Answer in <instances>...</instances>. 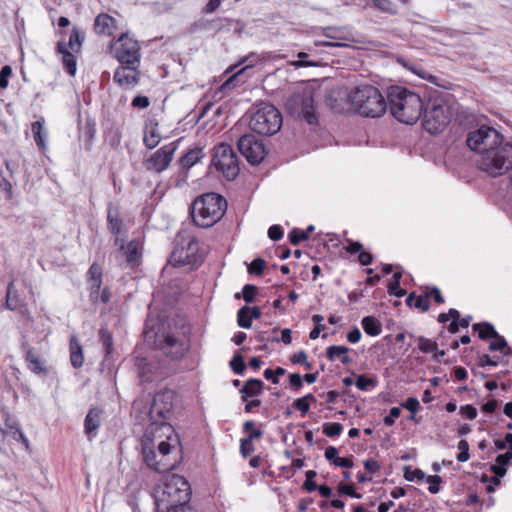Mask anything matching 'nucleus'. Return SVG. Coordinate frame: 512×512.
I'll list each match as a JSON object with an SVG mask.
<instances>
[{
	"label": "nucleus",
	"mask_w": 512,
	"mask_h": 512,
	"mask_svg": "<svg viewBox=\"0 0 512 512\" xmlns=\"http://www.w3.org/2000/svg\"><path fill=\"white\" fill-rule=\"evenodd\" d=\"M493 341L489 344V351H500L502 352L505 348H507V341L506 339L501 336L498 332L497 335L492 336Z\"/></svg>",
	"instance_id": "obj_50"
},
{
	"label": "nucleus",
	"mask_w": 512,
	"mask_h": 512,
	"mask_svg": "<svg viewBox=\"0 0 512 512\" xmlns=\"http://www.w3.org/2000/svg\"><path fill=\"white\" fill-rule=\"evenodd\" d=\"M243 433L247 436L245 438L250 440H259L263 437V430L256 427V424L253 420H247L243 423L242 426Z\"/></svg>",
	"instance_id": "obj_36"
},
{
	"label": "nucleus",
	"mask_w": 512,
	"mask_h": 512,
	"mask_svg": "<svg viewBox=\"0 0 512 512\" xmlns=\"http://www.w3.org/2000/svg\"><path fill=\"white\" fill-rule=\"evenodd\" d=\"M459 453L457 454V460L459 462H466L470 458L469 444L466 440H460L458 442Z\"/></svg>",
	"instance_id": "obj_57"
},
{
	"label": "nucleus",
	"mask_w": 512,
	"mask_h": 512,
	"mask_svg": "<svg viewBox=\"0 0 512 512\" xmlns=\"http://www.w3.org/2000/svg\"><path fill=\"white\" fill-rule=\"evenodd\" d=\"M390 112L399 122L412 125L422 116L424 100L409 89L393 85L387 89Z\"/></svg>",
	"instance_id": "obj_1"
},
{
	"label": "nucleus",
	"mask_w": 512,
	"mask_h": 512,
	"mask_svg": "<svg viewBox=\"0 0 512 512\" xmlns=\"http://www.w3.org/2000/svg\"><path fill=\"white\" fill-rule=\"evenodd\" d=\"M103 270L102 267L94 262L88 269L87 281L88 282H102Z\"/></svg>",
	"instance_id": "obj_46"
},
{
	"label": "nucleus",
	"mask_w": 512,
	"mask_h": 512,
	"mask_svg": "<svg viewBox=\"0 0 512 512\" xmlns=\"http://www.w3.org/2000/svg\"><path fill=\"white\" fill-rule=\"evenodd\" d=\"M309 236L307 232L299 228L292 229L288 234V239L290 243L294 246L298 245L302 241L308 240Z\"/></svg>",
	"instance_id": "obj_47"
},
{
	"label": "nucleus",
	"mask_w": 512,
	"mask_h": 512,
	"mask_svg": "<svg viewBox=\"0 0 512 512\" xmlns=\"http://www.w3.org/2000/svg\"><path fill=\"white\" fill-rule=\"evenodd\" d=\"M418 342V348L423 353H432L438 347L437 341H432L424 336H419L415 338Z\"/></svg>",
	"instance_id": "obj_39"
},
{
	"label": "nucleus",
	"mask_w": 512,
	"mask_h": 512,
	"mask_svg": "<svg viewBox=\"0 0 512 512\" xmlns=\"http://www.w3.org/2000/svg\"><path fill=\"white\" fill-rule=\"evenodd\" d=\"M288 108L309 125H317L318 117L315 110V99L311 89L294 94L287 103Z\"/></svg>",
	"instance_id": "obj_13"
},
{
	"label": "nucleus",
	"mask_w": 512,
	"mask_h": 512,
	"mask_svg": "<svg viewBox=\"0 0 512 512\" xmlns=\"http://www.w3.org/2000/svg\"><path fill=\"white\" fill-rule=\"evenodd\" d=\"M372 5L374 8L388 13V14H396V6L395 4L390 0H372Z\"/></svg>",
	"instance_id": "obj_44"
},
{
	"label": "nucleus",
	"mask_w": 512,
	"mask_h": 512,
	"mask_svg": "<svg viewBox=\"0 0 512 512\" xmlns=\"http://www.w3.org/2000/svg\"><path fill=\"white\" fill-rule=\"evenodd\" d=\"M21 349L25 354L24 358H25L26 363L30 362L34 359L40 358L38 352L29 345L27 340L22 341Z\"/></svg>",
	"instance_id": "obj_55"
},
{
	"label": "nucleus",
	"mask_w": 512,
	"mask_h": 512,
	"mask_svg": "<svg viewBox=\"0 0 512 512\" xmlns=\"http://www.w3.org/2000/svg\"><path fill=\"white\" fill-rule=\"evenodd\" d=\"M27 366L35 374L40 375L48 373V369L43 365V362L40 360V358L27 362Z\"/></svg>",
	"instance_id": "obj_60"
},
{
	"label": "nucleus",
	"mask_w": 512,
	"mask_h": 512,
	"mask_svg": "<svg viewBox=\"0 0 512 512\" xmlns=\"http://www.w3.org/2000/svg\"><path fill=\"white\" fill-rule=\"evenodd\" d=\"M258 288L253 284H246L242 289V296L247 304L253 303L256 298Z\"/></svg>",
	"instance_id": "obj_52"
},
{
	"label": "nucleus",
	"mask_w": 512,
	"mask_h": 512,
	"mask_svg": "<svg viewBox=\"0 0 512 512\" xmlns=\"http://www.w3.org/2000/svg\"><path fill=\"white\" fill-rule=\"evenodd\" d=\"M179 140L170 142L158 150H156L148 159L144 161V166L148 171L161 173L166 170L171 161L173 160L174 154L178 149Z\"/></svg>",
	"instance_id": "obj_16"
},
{
	"label": "nucleus",
	"mask_w": 512,
	"mask_h": 512,
	"mask_svg": "<svg viewBox=\"0 0 512 512\" xmlns=\"http://www.w3.org/2000/svg\"><path fill=\"white\" fill-rule=\"evenodd\" d=\"M282 126V115L272 104L262 102L250 116L249 127L260 135L276 134Z\"/></svg>",
	"instance_id": "obj_8"
},
{
	"label": "nucleus",
	"mask_w": 512,
	"mask_h": 512,
	"mask_svg": "<svg viewBox=\"0 0 512 512\" xmlns=\"http://www.w3.org/2000/svg\"><path fill=\"white\" fill-rule=\"evenodd\" d=\"M151 124L152 128L149 131L145 130L143 137V143L145 147L148 149H154L161 140L160 134L158 133L157 129L158 123L154 122Z\"/></svg>",
	"instance_id": "obj_33"
},
{
	"label": "nucleus",
	"mask_w": 512,
	"mask_h": 512,
	"mask_svg": "<svg viewBox=\"0 0 512 512\" xmlns=\"http://www.w3.org/2000/svg\"><path fill=\"white\" fill-rule=\"evenodd\" d=\"M123 224L119 206H114L112 203H109L107 209V228L110 233L119 236L122 232ZM115 242H118V237H116Z\"/></svg>",
	"instance_id": "obj_20"
},
{
	"label": "nucleus",
	"mask_w": 512,
	"mask_h": 512,
	"mask_svg": "<svg viewBox=\"0 0 512 512\" xmlns=\"http://www.w3.org/2000/svg\"><path fill=\"white\" fill-rule=\"evenodd\" d=\"M204 156L205 154L203 152V148L200 146H196L180 157L179 165L182 168L189 169L196 163H198Z\"/></svg>",
	"instance_id": "obj_27"
},
{
	"label": "nucleus",
	"mask_w": 512,
	"mask_h": 512,
	"mask_svg": "<svg viewBox=\"0 0 512 512\" xmlns=\"http://www.w3.org/2000/svg\"><path fill=\"white\" fill-rule=\"evenodd\" d=\"M96 134V123L93 119L87 118L83 128L81 129V135L84 139L85 146L90 149L92 142Z\"/></svg>",
	"instance_id": "obj_35"
},
{
	"label": "nucleus",
	"mask_w": 512,
	"mask_h": 512,
	"mask_svg": "<svg viewBox=\"0 0 512 512\" xmlns=\"http://www.w3.org/2000/svg\"><path fill=\"white\" fill-rule=\"evenodd\" d=\"M351 105L364 117L378 118L387 110V102L378 88L372 85L357 87L350 95Z\"/></svg>",
	"instance_id": "obj_5"
},
{
	"label": "nucleus",
	"mask_w": 512,
	"mask_h": 512,
	"mask_svg": "<svg viewBox=\"0 0 512 512\" xmlns=\"http://www.w3.org/2000/svg\"><path fill=\"white\" fill-rule=\"evenodd\" d=\"M237 147L251 165L261 163L267 154L263 142L250 133L244 134L239 138Z\"/></svg>",
	"instance_id": "obj_15"
},
{
	"label": "nucleus",
	"mask_w": 512,
	"mask_h": 512,
	"mask_svg": "<svg viewBox=\"0 0 512 512\" xmlns=\"http://www.w3.org/2000/svg\"><path fill=\"white\" fill-rule=\"evenodd\" d=\"M252 66H246L244 68H242L240 71H238L237 73L233 74L232 76H230L222 85H221V90L222 91H226V90H229V89H233L235 88L236 86H238L237 82H238V79L241 75H243L247 70L251 69Z\"/></svg>",
	"instance_id": "obj_41"
},
{
	"label": "nucleus",
	"mask_w": 512,
	"mask_h": 512,
	"mask_svg": "<svg viewBox=\"0 0 512 512\" xmlns=\"http://www.w3.org/2000/svg\"><path fill=\"white\" fill-rule=\"evenodd\" d=\"M115 19L107 13H100L94 21V30L97 34L111 35Z\"/></svg>",
	"instance_id": "obj_25"
},
{
	"label": "nucleus",
	"mask_w": 512,
	"mask_h": 512,
	"mask_svg": "<svg viewBox=\"0 0 512 512\" xmlns=\"http://www.w3.org/2000/svg\"><path fill=\"white\" fill-rule=\"evenodd\" d=\"M253 442H254L253 440H250V439H247V438L241 439V441H240V453H241L243 458L249 457L255 451V446H254Z\"/></svg>",
	"instance_id": "obj_56"
},
{
	"label": "nucleus",
	"mask_w": 512,
	"mask_h": 512,
	"mask_svg": "<svg viewBox=\"0 0 512 512\" xmlns=\"http://www.w3.org/2000/svg\"><path fill=\"white\" fill-rule=\"evenodd\" d=\"M289 385L292 390L298 392L303 387V378L299 373H292L289 375Z\"/></svg>",
	"instance_id": "obj_62"
},
{
	"label": "nucleus",
	"mask_w": 512,
	"mask_h": 512,
	"mask_svg": "<svg viewBox=\"0 0 512 512\" xmlns=\"http://www.w3.org/2000/svg\"><path fill=\"white\" fill-rule=\"evenodd\" d=\"M140 64L135 65H122L115 70L113 80L120 87L134 86L139 83L141 72L139 70Z\"/></svg>",
	"instance_id": "obj_19"
},
{
	"label": "nucleus",
	"mask_w": 512,
	"mask_h": 512,
	"mask_svg": "<svg viewBox=\"0 0 512 512\" xmlns=\"http://www.w3.org/2000/svg\"><path fill=\"white\" fill-rule=\"evenodd\" d=\"M364 332L369 336H377L382 331L381 322L374 316H365L361 320Z\"/></svg>",
	"instance_id": "obj_29"
},
{
	"label": "nucleus",
	"mask_w": 512,
	"mask_h": 512,
	"mask_svg": "<svg viewBox=\"0 0 512 512\" xmlns=\"http://www.w3.org/2000/svg\"><path fill=\"white\" fill-rule=\"evenodd\" d=\"M343 431V426L342 424L338 423V422H333V423H325L323 425V433L327 436V437H337L339 436Z\"/></svg>",
	"instance_id": "obj_48"
},
{
	"label": "nucleus",
	"mask_w": 512,
	"mask_h": 512,
	"mask_svg": "<svg viewBox=\"0 0 512 512\" xmlns=\"http://www.w3.org/2000/svg\"><path fill=\"white\" fill-rule=\"evenodd\" d=\"M414 307L420 309L423 312H427L430 309V301L427 290L422 295H417Z\"/></svg>",
	"instance_id": "obj_54"
},
{
	"label": "nucleus",
	"mask_w": 512,
	"mask_h": 512,
	"mask_svg": "<svg viewBox=\"0 0 512 512\" xmlns=\"http://www.w3.org/2000/svg\"><path fill=\"white\" fill-rule=\"evenodd\" d=\"M226 210V199L218 193L210 192L194 199L189 207V214L194 225L209 228L221 220Z\"/></svg>",
	"instance_id": "obj_2"
},
{
	"label": "nucleus",
	"mask_w": 512,
	"mask_h": 512,
	"mask_svg": "<svg viewBox=\"0 0 512 512\" xmlns=\"http://www.w3.org/2000/svg\"><path fill=\"white\" fill-rule=\"evenodd\" d=\"M212 164L229 181L234 180L240 172L238 156L227 143L215 147Z\"/></svg>",
	"instance_id": "obj_11"
},
{
	"label": "nucleus",
	"mask_w": 512,
	"mask_h": 512,
	"mask_svg": "<svg viewBox=\"0 0 512 512\" xmlns=\"http://www.w3.org/2000/svg\"><path fill=\"white\" fill-rule=\"evenodd\" d=\"M425 479L429 483L428 491L431 494H437L440 491L442 478L439 475H429L426 476Z\"/></svg>",
	"instance_id": "obj_58"
},
{
	"label": "nucleus",
	"mask_w": 512,
	"mask_h": 512,
	"mask_svg": "<svg viewBox=\"0 0 512 512\" xmlns=\"http://www.w3.org/2000/svg\"><path fill=\"white\" fill-rule=\"evenodd\" d=\"M12 75V68L5 65L0 70V89H5L8 86L9 77Z\"/></svg>",
	"instance_id": "obj_64"
},
{
	"label": "nucleus",
	"mask_w": 512,
	"mask_h": 512,
	"mask_svg": "<svg viewBox=\"0 0 512 512\" xmlns=\"http://www.w3.org/2000/svg\"><path fill=\"white\" fill-rule=\"evenodd\" d=\"M110 51L122 65L140 64V45L137 40L132 39L128 34H122L115 40L110 46Z\"/></svg>",
	"instance_id": "obj_12"
},
{
	"label": "nucleus",
	"mask_w": 512,
	"mask_h": 512,
	"mask_svg": "<svg viewBox=\"0 0 512 512\" xmlns=\"http://www.w3.org/2000/svg\"><path fill=\"white\" fill-rule=\"evenodd\" d=\"M350 348L347 346L331 345L326 349V356L330 361H334L336 358H340L344 354H347Z\"/></svg>",
	"instance_id": "obj_40"
},
{
	"label": "nucleus",
	"mask_w": 512,
	"mask_h": 512,
	"mask_svg": "<svg viewBox=\"0 0 512 512\" xmlns=\"http://www.w3.org/2000/svg\"><path fill=\"white\" fill-rule=\"evenodd\" d=\"M125 250L126 261L130 266L138 264L141 258L140 245L136 240H131L126 246H121Z\"/></svg>",
	"instance_id": "obj_28"
},
{
	"label": "nucleus",
	"mask_w": 512,
	"mask_h": 512,
	"mask_svg": "<svg viewBox=\"0 0 512 512\" xmlns=\"http://www.w3.org/2000/svg\"><path fill=\"white\" fill-rule=\"evenodd\" d=\"M338 494L341 496H349L352 498L360 499L362 495L355 490L352 483H340L337 488Z\"/></svg>",
	"instance_id": "obj_45"
},
{
	"label": "nucleus",
	"mask_w": 512,
	"mask_h": 512,
	"mask_svg": "<svg viewBox=\"0 0 512 512\" xmlns=\"http://www.w3.org/2000/svg\"><path fill=\"white\" fill-rule=\"evenodd\" d=\"M69 350H70V362L73 368L79 369L82 367L84 363V354L83 349L76 338V336H72L69 343Z\"/></svg>",
	"instance_id": "obj_26"
},
{
	"label": "nucleus",
	"mask_w": 512,
	"mask_h": 512,
	"mask_svg": "<svg viewBox=\"0 0 512 512\" xmlns=\"http://www.w3.org/2000/svg\"><path fill=\"white\" fill-rule=\"evenodd\" d=\"M13 288H14V284H13V282H10L7 287V295H6V302H5V307L12 311H14L18 308V300H17V297L13 295Z\"/></svg>",
	"instance_id": "obj_51"
},
{
	"label": "nucleus",
	"mask_w": 512,
	"mask_h": 512,
	"mask_svg": "<svg viewBox=\"0 0 512 512\" xmlns=\"http://www.w3.org/2000/svg\"><path fill=\"white\" fill-rule=\"evenodd\" d=\"M5 416V426L11 433L13 439L17 441H22L28 447V439L25 437V435L19 428L18 423L14 419H12L8 413H6Z\"/></svg>",
	"instance_id": "obj_32"
},
{
	"label": "nucleus",
	"mask_w": 512,
	"mask_h": 512,
	"mask_svg": "<svg viewBox=\"0 0 512 512\" xmlns=\"http://www.w3.org/2000/svg\"><path fill=\"white\" fill-rule=\"evenodd\" d=\"M0 190L5 193L6 199L11 200L13 198V187L11 182L3 177V175L0 176Z\"/></svg>",
	"instance_id": "obj_63"
},
{
	"label": "nucleus",
	"mask_w": 512,
	"mask_h": 512,
	"mask_svg": "<svg viewBox=\"0 0 512 512\" xmlns=\"http://www.w3.org/2000/svg\"><path fill=\"white\" fill-rule=\"evenodd\" d=\"M250 307L243 306L237 312V322L241 328L249 329L252 326V319H250L249 313Z\"/></svg>",
	"instance_id": "obj_38"
},
{
	"label": "nucleus",
	"mask_w": 512,
	"mask_h": 512,
	"mask_svg": "<svg viewBox=\"0 0 512 512\" xmlns=\"http://www.w3.org/2000/svg\"><path fill=\"white\" fill-rule=\"evenodd\" d=\"M191 488L188 481L179 475L172 477L164 484L162 491L155 498L157 512H171L189 503Z\"/></svg>",
	"instance_id": "obj_4"
},
{
	"label": "nucleus",
	"mask_w": 512,
	"mask_h": 512,
	"mask_svg": "<svg viewBox=\"0 0 512 512\" xmlns=\"http://www.w3.org/2000/svg\"><path fill=\"white\" fill-rule=\"evenodd\" d=\"M472 329L478 333L481 340H488L491 339L492 336L497 335L496 329L489 322L475 323L473 324Z\"/></svg>",
	"instance_id": "obj_34"
},
{
	"label": "nucleus",
	"mask_w": 512,
	"mask_h": 512,
	"mask_svg": "<svg viewBox=\"0 0 512 512\" xmlns=\"http://www.w3.org/2000/svg\"><path fill=\"white\" fill-rule=\"evenodd\" d=\"M396 62L422 79H427L431 83H436L437 77L428 73L420 64L412 63L401 55L396 56Z\"/></svg>",
	"instance_id": "obj_24"
},
{
	"label": "nucleus",
	"mask_w": 512,
	"mask_h": 512,
	"mask_svg": "<svg viewBox=\"0 0 512 512\" xmlns=\"http://www.w3.org/2000/svg\"><path fill=\"white\" fill-rule=\"evenodd\" d=\"M400 406L402 408L410 411L411 413L415 414L419 410V408H420V403H419L417 398L409 397L405 401H403L400 404Z\"/></svg>",
	"instance_id": "obj_61"
},
{
	"label": "nucleus",
	"mask_w": 512,
	"mask_h": 512,
	"mask_svg": "<svg viewBox=\"0 0 512 512\" xmlns=\"http://www.w3.org/2000/svg\"><path fill=\"white\" fill-rule=\"evenodd\" d=\"M99 341L103 346L104 350V361H108L112 352H113V336L112 333L107 329L102 327L99 330Z\"/></svg>",
	"instance_id": "obj_30"
},
{
	"label": "nucleus",
	"mask_w": 512,
	"mask_h": 512,
	"mask_svg": "<svg viewBox=\"0 0 512 512\" xmlns=\"http://www.w3.org/2000/svg\"><path fill=\"white\" fill-rule=\"evenodd\" d=\"M44 123H45L44 118L41 117L39 120L33 122L31 125V130H32V133L34 136L35 143L37 144V146L40 149H44L46 146L45 145L46 132L44 129Z\"/></svg>",
	"instance_id": "obj_31"
},
{
	"label": "nucleus",
	"mask_w": 512,
	"mask_h": 512,
	"mask_svg": "<svg viewBox=\"0 0 512 512\" xmlns=\"http://www.w3.org/2000/svg\"><path fill=\"white\" fill-rule=\"evenodd\" d=\"M151 437H155V434L146 436L145 432L141 443L144 463L149 469L157 473H166L174 470L177 462L170 457L172 449H175V446L170 443L171 436H167V440H163L157 445L159 460H155V444Z\"/></svg>",
	"instance_id": "obj_6"
},
{
	"label": "nucleus",
	"mask_w": 512,
	"mask_h": 512,
	"mask_svg": "<svg viewBox=\"0 0 512 512\" xmlns=\"http://www.w3.org/2000/svg\"><path fill=\"white\" fill-rule=\"evenodd\" d=\"M102 410L97 407L91 408L84 420V430L88 438L91 439L96 435L97 429L101 424Z\"/></svg>",
	"instance_id": "obj_21"
},
{
	"label": "nucleus",
	"mask_w": 512,
	"mask_h": 512,
	"mask_svg": "<svg viewBox=\"0 0 512 512\" xmlns=\"http://www.w3.org/2000/svg\"><path fill=\"white\" fill-rule=\"evenodd\" d=\"M203 261L204 253L199 248V244L194 238L189 239L186 246L176 248L170 256V262L177 267L189 265L191 269H195L198 268Z\"/></svg>",
	"instance_id": "obj_14"
},
{
	"label": "nucleus",
	"mask_w": 512,
	"mask_h": 512,
	"mask_svg": "<svg viewBox=\"0 0 512 512\" xmlns=\"http://www.w3.org/2000/svg\"><path fill=\"white\" fill-rule=\"evenodd\" d=\"M230 367L235 374L243 375L246 370L244 357L239 353H235L232 360L230 361Z\"/></svg>",
	"instance_id": "obj_43"
},
{
	"label": "nucleus",
	"mask_w": 512,
	"mask_h": 512,
	"mask_svg": "<svg viewBox=\"0 0 512 512\" xmlns=\"http://www.w3.org/2000/svg\"><path fill=\"white\" fill-rule=\"evenodd\" d=\"M479 168L492 177L504 175L512 170V139L496 145L479 160Z\"/></svg>",
	"instance_id": "obj_7"
},
{
	"label": "nucleus",
	"mask_w": 512,
	"mask_h": 512,
	"mask_svg": "<svg viewBox=\"0 0 512 512\" xmlns=\"http://www.w3.org/2000/svg\"><path fill=\"white\" fill-rule=\"evenodd\" d=\"M157 349L172 360H179L184 357L189 345L174 335L167 333L154 341Z\"/></svg>",
	"instance_id": "obj_17"
},
{
	"label": "nucleus",
	"mask_w": 512,
	"mask_h": 512,
	"mask_svg": "<svg viewBox=\"0 0 512 512\" xmlns=\"http://www.w3.org/2000/svg\"><path fill=\"white\" fill-rule=\"evenodd\" d=\"M326 104L335 113H341L344 110L343 102H338L337 98L334 97L333 93L327 95Z\"/></svg>",
	"instance_id": "obj_59"
},
{
	"label": "nucleus",
	"mask_w": 512,
	"mask_h": 512,
	"mask_svg": "<svg viewBox=\"0 0 512 512\" xmlns=\"http://www.w3.org/2000/svg\"><path fill=\"white\" fill-rule=\"evenodd\" d=\"M264 389V383L260 379L250 378L240 389L241 400L247 402L251 397L260 396Z\"/></svg>",
	"instance_id": "obj_23"
},
{
	"label": "nucleus",
	"mask_w": 512,
	"mask_h": 512,
	"mask_svg": "<svg viewBox=\"0 0 512 512\" xmlns=\"http://www.w3.org/2000/svg\"><path fill=\"white\" fill-rule=\"evenodd\" d=\"M422 116L424 129L432 135L441 133L451 121L450 109L441 98L424 102Z\"/></svg>",
	"instance_id": "obj_9"
},
{
	"label": "nucleus",
	"mask_w": 512,
	"mask_h": 512,
	"mask_svg": "<svg viewBox=\"0 0 512 512\" xmlns=\"http://www.w3.org/2000/svg\"><path fill=\"white\" fill-rule=\"evenodd\" d=\"M175 397V391L169 388L161 389L154 394L148 411L150 423L146 428V436L154 435L159 429L170 433L174 431L168 421L173 414Z\"/></svg>",
	"instance_id": "obj_3"
},
{
	"label": "nucleus",
	"mask_w": 512,
	"mask_h": 512,
	"mask_svg": "<svg viewBox=\"0 0 512 512\" xmlns=\"http://www.w3.org/2000/svg\"><path fill=\"white\" fill-rule=\"evenodd\" d=\"M377 379L367 377L365 374H360L357 376L355 385L361 391H368L377 386Z\"/></svg>",
	"instance_id": "obj_37"
},
{
	"label": "nucleus",
	"mask_w": 512,
	"mask_h": 512,
	"mask_svg": "<svg viewBox=\"0 0 512 512\" xmlns=\"http://www.w3.org/2000/svg\"><path fill=\"white\" fill-rule=\"evenodd\" d=\"M57 53L62 55V64L66 72L74 76L77 70L76 57L67 49V44L64 41H59L56 47Z\"/></svg>",
	"instance_id": "obj_22"
},
{
	"label": "nucleus",
	"mask_w": 512,
	"mask_h": 512,
	"mask_svg": "<svg viewBox=\"0 0 512 512\" xmlns=\"http://www.w3.org/2000/svg\"><path fill=\"white\" fill-rule=\"evenodd\" d=\"M503 140L504 136L496 128L483 124L468 131L465 142L471 151L485 156Z\"/></svg>",
	"instance_id": "obj_10"
},
{
	"label": "nucleus",
	"mask_w": 512,
	"mask_h": 512,
	"mask_svg": "<svg viewBox=\"0 0 512 512\" xmlns=\"http://www.w3.org/2000/svg\"><path fill=\"white\" fill-rule=\"evenodd\" d=\"M403 471L404 478L410 482L414 481L415 479L422 481L426 477V474L421 469L418 468L412 470L410 466H404Z\"/></svg>",
	"instance_id": "obj_49"
},
{
	"label": "nucleus",
	"mask_w": 512,
	"mask_h": 512,
	"mask_svg": "<svg viewBox=\"0 0 512 512\" xmlns=\"http://www.w3.org/2000/svg\"><path fill=\"white\" fill-rule=\"evenodd\" d=\"M265 266V260H263L262 258H256L248 265V272L250 274L260 276L263 274Z\"/></svg>",
	"instance_id": "obj_53"
},
{
	"label": "nucleus",
	"mask_w": 512,
	"mask_h": 512,
	"mask_svg": "<svg viewBox=\"0 0 512 512\" xmlns=\"http://www.w3.org/2000/svg\"><path fill=\"white\" fill-rule=\"evenodd\" d=\"M83 41L84 35H81L77 27H73L69 37V42L66 43L67 49L70 48L71 50H75V47H77L76 51H78Z\"/></svg>",
	"instance_id": "obj_42"
},
{
	"label": "nucleus",
	"mask_w": 512,
	"mask_h": 512,
	"mask_svg": "<svg viewBox=\"0 0 512 512\" xmlns=\"http://www.w3.org/2000/svg\"><path fill=\"white\" fill-rule=\"evenodd\" d=\"M135 366L138 371L140 384L144 387L147 384L157 382L162 378L158 365L149 361L145 357H137L135 360Z\"/></svg>",
	"instance_id": "obj_18"
}]
</instances>
